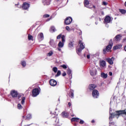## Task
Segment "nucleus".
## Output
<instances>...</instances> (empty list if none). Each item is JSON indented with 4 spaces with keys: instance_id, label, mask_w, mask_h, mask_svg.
Listing matches in <instances>:
<instances>
[{
    "instance_id": "obj_1",
    "label": "nucleus",
    "mask_w": 126,
    "mask_h": 126,
    "mask_svg": "<svg viewBox=\"0 0 126 126\" xmlns=\"http://www.w3.org/2000/svg\"><path fill=\"white\" fill-rule=\"evenodd\" d=\"M112 112V109L110 108L109 110V120L110 121H112V119H114L115 117H117V119L119 118V116H121V115H124L126 116V109L124 110H120L118 111L115 112L114 113H111Z\"/></svg>"
},
{
    "instance_id": "obj_2",
    "label": "nucleus",
    "mask_w": 126,
    "mask_h": 126,
    "mask_svg": "<svg viewBox=\"0 0 126 126\" xmlns=\"http://www.w3.org/2000/svg\"><path fill=\"white\" fill-rule=\"evenodd\" d=\"M90 70V74L92 75V76H94V75H96L97 74V70L95 67H91Z\"/></svg>"
},
{
    "instance_id": "obj_3",
    "label": "nucleus",
    "mask_w": 126,
    "mask_h": 126,
    "mask_svg": "<svg viewBox=\"0 0 126 126\" xmlns=\"http://www.w3.org/2000/svg\"><path fill=\"white\" fill-rule=\"evenodd\" d=\"M32 97H36V96H38L40 94V91H39V89L35 88L32 90Z\"/></svg>"
},
{
    "instance_id": "obj_4",
    "label": "nucleus",
    "mask_w": 126,
    "mask_h": 126,
    "mask_svg": "<svg viewBox=\"0 0 126 126\" xmlns=\"http://www.w3.org/2000/svg\"><path fill=\"white\" fill-rule=\"evenodd\" d=\"M79 44H80V48L78 49L77 52L81 53L82 50H83V49L85 48V46H84V45H83V43H82V41L81 40L79 41Z\"/></svg>"
},
{
    "instance_id": "obj_5",
    "label": "nucleus",
    "mask_w": 126,
    "mask_h": 126,
    "mask_svg": "<svg viewBox=\"0 0 126 126\" xmlns=\"http://www.w3.org/2000/svg\"><path fill=\"white\" fill-rule=\"evenodd\" d=\"M71 22H72V18L70 17H67L64 21V23L66 25H69Z\"/></svg>"
},
{
    "instance_id": "obj_6",
    "label": "nucleus",
    "mask_w": 126,
    "mask_h": 126,
    "mask_svg": "<svg viewBox=\"0 0 126 126\" xmlns=\"http://www.w3.org/2000/svg\"><path fill=\"white\" fill-rule=\"evenodd\" d=\"M84 5L88 8H92L93 6V5L89 3V1H88V0H85Z\"/></svg>"
},
{
    "instance_id": "obj_7",
    "label": "nucleus",
    "mask_w": 126,
    "mask_h": 126,
    "mask_svg": "<svg viewBox=\"0 0 126 126\" xmlns=\"http://www.w3.org/2000/svg\"><path fill=\"white\" fill-rule=\"evenodd\" d=\"M10 94L13 98H16L18 96V93H17V91L13 90L11 91Z\"/></svg>"
},
{
    "instance_id": "obj_8",
    "label": "nucleus",
    "mask_w": 126,
    "mask_h": 126,
    "mask_svg": "<svg viewBox=\"0 0 126 126\" xmlns=\"http://www.w3.org/2000/svg\"><path fill=\"white\" fill-rule=\"evenodd\" d=\"M93 96L94 98H98L99 97V92L96 90H94L93 91Z\"/></svg>"
},
{
    "instance_id": "obj_9",
    "label": "nucleus",
    "mask_w": 126,
    "mask_h": 126,
    "mask_svg": "<svg viewBox=\"0 0 126 126\" xmlns=\"http://www.w3.org/2000/svg\"><path fill=\"white\" fill-rule=\"evenodd\" d=\"M112 47H113V43L112 42V40H111L109 42V44L106 47L107 52H110L112 49Z\"/></svg>"
},
{
    "instance_id": "obj_10",
    "label": "nucleus",
    "mask_w": 126,
    "mask_h": 126,
    "mask_svg": "<svg viewBox=\"0 0 126 126\" xmlns=\"http://www.w3.org/2000/svg\"><path fill=\"white\" fill-rule=\"evenodd\" d=\"M106 61L109 63V64H113L114 61H115V58L112 57L111 58H106Z\"/></svg>"
},
{
    "instance_id": "obj_11",
    "label": "nucleus",
    "mask_w": 126,
    "mask_h": 126,
    "mask_svg": "<svg viewBox=\"0 0 126 126\" xmlns=\"http://www.w3.org/2000/svg\"><path fill=\"white\" fill-rule=\"evenodd\" d=\"M30 5L28 3L25 2L23 4V9L27 10L29 8Z\"/></svg>"
},
{
    "instance_id": "obj_12",
    "label": "nucleus",
    "mask_w": 126,
    "mask_h": 126,
    "mask_svg": "<svg viewBox=\"0 0 126 126\" xmlns=\"http://www.w3.org/2000/svg\"><path fill=\"white\" fill-rule=\"evenodd\" d=\"M111 22V17L109 16H106L104 19V23H110Z\"/></svg>"
},
{
    "instance_id": "obj_13",
    "label": "nucleus",
    "mask_w": 126,
    "mask_h": 126,
    "mask_svg": "<svg viewBox=\"0 0 126 126\" xmlns=\"http://www.w3.org/2000/svg\"><path fill=\"white\" fill-rule=\"evenodd\" d=\"M50 84L51 86H56L57 85V81L54 79H51L50 81Z\"/></svg>"
},
{
    "instance_id": "obj_14",
    "label": "nucleus",
    "mask_w": 126,
    "mask_h": 126,
    "mask_svg": "<svg viewBox=\"0 0 126 126\" xmlns=\"http://www.w3.org/2000/svg\"><path fill=\"white\" fill-rule=\"evenodd\" d=\"M122 39V35L121 34H118L115 36L114 38V41H116L118 42V41H120Z\"/></svg>"
},
{
    "instance_id": "obj_15",
    "label": "nucleus",
    "mask_w": 126,
    "mask_h": 126,
    "mask_svg": "<svg viewBox=\"0 0 126 126\" xmlns=\"http://www.w3.org/2000/svg\"><path fill=\"white\" fill-rule=\"evenodd\" d=\"M100 65L101 67H105L106 65V62L104 60H102L100 61Z\"/></svg>"
},
{
    "instance_id": "obj_16",
    "label": "nucleus",
    "mask_w": 126,
    "mask_h": 126,
    "mask_svg": "<svg viewBox=\"0 0 126 126\" xmlns=\"http://www.w3.org/2000/svg\"><path fill=\"white\" fill-rule=\"evenodd\" d=\"M38 38L41 40H44V34H43V33L42 32L39 33L38 34Z\"/></svg>"
},
{
    "instance_id": "obj_17",
    "label": "nucleus",
    "mask_w": 126,
    "mask_h": 126,
    "mask_svg": "<svg viewBox=\"0 0 126 126\" xmlns=\"http://www.w3.org/2000/svg\"><path fill=\"white\" fill-rule=\"evenodd\" d=\"M96 88V85L94 84H92L89 86V89L90 90H94Z\"/></svg>"
},
{
    "instance_id": "obj_18",
    "label": "nucleus",
    "mask_w": 126,
    "mask_h": 126,
    "mask_svg": "<svg viewBox=\"0 0 126 126\" xmlns=\"http://www.w3.org/2000/svg\"><path fill=\"white\" fill-rule=\"evenodd\" d=\"M62 115L63 118H67L68 117V114H67L65 112H62Z\"/></svg>"
},
{
    "instance_id": "obj_19",
    "label": "nucleus",
    "mask_w": 126,
    "mask_h": 126,
    "mask_svg": "<svg viewBox=\"0 0 126 126\" xmlns=\"http://www.w3.org/2000/svg\"><path fill=\"white\" fill-rule=\"evenodd\" d=\"M71 122H79V118H72L71 119Z\"/></svg>"
},
{
    "instance_id": "obj_20",
    "label": "nucleus",
    "mask_w": 126,
    "mask_h": 126,
    "mask_svg": "<svg viewBox=\"0 0 126 126\" xmlns=\"http://www.w3.org/2000/svg\"><path fill=\"white\" fill-rule=\"evenodd\" d=\"M101 76L103 78H107V77H108V74H105V73H101Z\"/></svg>"
},
{
    "instance_id": "obj_21",
    "label": "nucleus",
    "mask_w": 126,
    "mask_h": 126,
    "mask_svg": "<svg viewBox=\"0 0 126 126\" xmlns=\"http://www.w3.org/2000/svg\"><path fill=\"white\" fill-rule=\"evenodd\" d=\"M64 43L63 42H62L61 41H60L58 44V47L59 48H63V47Z\"/></svg>"
},
{
    "instance_id": "obj_22",
    "label": "nucleus",
    "mask_w": 126,
    "mask_h": 126,
    "mask_svg": "<svg viewBox=\"0 0 126 126\" xmlns=\"http://www.w3.org/2000/svg\"><path fill=\"white\" fill-rule=\"evenodd\" d=\"M50 44L51 45V46H52V47H55V41H54V40L51 39L50 41Z\"/></svg>"
},
{
    "instance_id": "obj_23",
    "label": "nucleus",
    "mask_w": 126,
    "mask_h": 126,
    "mask_svg": "<svg viewBox=\"0 0 126 126\" xmlns=\"http://www.w3.org/2000/svg\"><path fill=\"white\" fill-rule=\"evenodd\" d=\"M51 2V0H45L44 1V3L45 4H46V5H49Z\"/></svg>"
},
{
    "instance_id": "obj_24",
    "label": "nucleus",
    "mask_w": 126,
    "mask_h": 126,
    "mask_svg": "<svg viewBox=\"0 0 126 126\" xmlns=\"http://www.w3.org/2000/svg\"><path fill=\"white\" fill-rule=\"evenodd\" d=\"M61 38L62 40V43L65 42V36H64V35H63L61 37Z\"/></svg>"
},
{
    "instance_id": "obj_25",
    "label": "nucleus",
    "mask_w": 126,
    "mask_h": 126,
    "mask_svg": "<svg viewBox=\"0 0 126 126\" xmlns=\"http://www.w3.org/2000/svg\"><path fill=\"white\" fill-rule=\"evenodd\" d=\"M122 48V45H119V46H114L113 47V50H118V49H120Z\"/></svg>"
},
{
    "instance_id": "obj_26",
    "label": "nucleus",
    "mask_w": 126,
    "mask_h": 126,
    "mask_svg": "<svg viewBox=\"0 0 126 126\" xmlns=\"http://www.w3.org/2000/svg\"><path fill=\"white\" fill-rule=\"evenodd\" d=\"M32 116L31 114H28L26 117V120H30V119H32Z\"/></svg>"
},
{
    "instance_id": "obj_27",
    "label": "nucleus",
    "mask_w": 126,
    "mask_h": 126,
    "mask_svg": "<svg viewBox=\"0 0 126 126\" xmlns=\"http://www.w3.org/2000/svg\"><path fill=\"white\" fill-rule=\"evenodd\" d=\"M73 42H70L68 44L69 48H72L73 47Z\"/></svg>"
},
{
    "instance_id": "obj_28",
    "label": "nucleus",
    "mask_w": 126,
    "mask_h": 126,
    "mask_svg": "<svg viewBox=\"0 0 126 126\" xmlns=\"http://www.w3.org/2000/svg\"><path fill=\"white\" fill-rule=\"evenodd\" d=\"M61 72L60 70H58L57 72V74L55 75L56 77H58V76H60V75H61Z\"/></svg>"
},
{
    "instance_id": "obj_29",
    "label": "nucleus",
    "mask_w": 126,
    "mask_h": 126,
    "mask_svg": "<svg viewBox=\"0 0 126 126\" xmlns=\"http://www.w3.org/2000/svg\"><path fill=\"white\" fill-rule=\"evenodd\" d=\"M120 12H121V13H122V14H126V10L120 9Z\"/></svg>"
},
{
    "instance_id": "obj_30",
    "label": "nucleus",
    "mask_w": 126,
    "mask_h": 126,
    "mask_svg": "<svg viewBox=\"0 0 126 126\" xmlns=\"http://www.w3.org/2000/svg\"><path fill=\"white\" fill-rule=\"evenodd\" d=\"M28 39L30 41L31 40H33V36H32L30 34H29Z\"/></svg>"
},
{
    "instance_id": "obj_31",
    "label": "nucleus",
    "mask_w": 126,
    "mask_h": 126,
    "mask_svg": "<svg viewBox=\"0 0 126 126\" xmlns=\"http://www.w3.org/2000/svg\"><path fill=\"white\" fill-rule=\"evenodd\" d=\"M53 54H54V52H53V51H50L48 54H47V56L48 57H51V56H52L53 55Z\"/></svg>"
},
{
    "instance_id": "obj_32",
    "label": "nucleus",
    "mask_w": 126,
    "mask_h": 126,
    "mask_svg": "<svg viewBox=\"0 0 126 126\" xmlns=\"http://www.w3.org/2000/svg\"><path fill=\"white\" fill-rule=\"evenodd\" d=\"M25 103V98L24 97L22 98V99L21 101V104L22 105H24Z\"/></svg>"
},
{
    "instance_id": "obj_33",
    "label": "nucleus",
    "mask_w": 126,
    "mask_h": 126,
    "mask_svg": "<svg viewBox=\"0 0 126 126\" xmlns=\"http://www.w3.org/2000/svg\"><path fill=\"white\" fill-rule=\"evenodd\" d=\"M53 71H54V72H57V71H58V68L57 67H54L53 68Z\"/></svg>"
},
{
    "instance_id": "obj_34",
    "label": "nucleus",
    "mask_w": 126,
    "mask_h": 126,
    "mask_svg": "<svg viewBox=\"0 0 126 126\" xmlns=\"http://www.w3.org/2000/svg\"><path fill=\"white\" fill-rule=\"evenodd\" d=\"M18 109H19V110H21V109H22V106L21 105V104H20V103H19L18 104Z\"/></svg>"
},
{
    "instance_id": "obj_35",
    "label": "nucleus",
    "mask_w": 126,
    "mask_h": 126,
    "mask_svg": "<svg viewBox=\"0 0 126 126\" xmlns=\"http://www.w3.org/2000/svg\"><path fill=\"white\" fill-rule=\"evenodd\" d=\"M67 74H68L69 75L71 74V70L70 69H68L67 71Z\"/></svg>"
},
{
    "instance_id": "obj_36",
    "label": "nucleus",
    "mask_w": 126,
    "mask_h": 126,
    "mask_svg": "<svg viewBox=\"0 0 126 126\" xmlns=\"http://www.w3.org/2000/svg\"><path fill=\"white\" fill-rule=\"evenodd\" d=\"M22 65L23 66H26V62H25V61H24V62H22Z\"/></svg>"
},
{
    "instance_id": "obj_37",
    "label": "nucleus",
    "mask_w": 126,
    "mask_h": 126,
    "mask_svg": "<svg viewBox=\"0 0 126 126\" xmlns=\"http://www.w3.org/2000/svg\"><path fill=\"white\" fill-rule=\"evenodd\" d=\"M61 66L64 69L67 68V66L65 64L62 65Z\"/></svg>"
},
{
    "instance_id": "obj_38",
    "label": "nucleus",
    "mask_w": 126,
    "mask_h": 126,
    "mask_svg": "<svg viewBox=\"0 0 126 126\" xmlns=\"http://www.w3.org/2000/svg\"><path fill=\"white\" fill-rule=\"evenodd\" d=\"M62 36L63 35H62V34H59V35L57 36V39H61V38H62Z\"/></svg>"
},
{
    "instance_id": "obj_39",
    "label": "nucleus",
    "mask_w": 126,
    "mask_h": 126,
    "mask_svg": "<svg viewBox=\"0 0 126 126\" xmlns=\"http://www.w3.org/2000/svg\"><path fill=\"white\" fill-rule=\"evenodd\" d=\"M115 126V123L110 122L109 123V126Z\"/></svg>"
},
{
    "instance_id": "obj_40",
    "label": "nucleus",
    "mask_w": 126,
    "mask_h": 126,
    "mask_svg": "<svg viewBox=\"0 0 126 126\" xmlns=\"http://www.w3.org/2000/svg\"><path fill=\"white\" fill-rule=\"evenodd\" d=\"M43 17H44V18H47L48 17H50V15L45 14V15H43Z\"/></svg>"
},
{
    "instance_id": "obj_41",
    "label": "nucleus",
    "mask_w": 126,
    "mask_h": 126,
    "mask_svg": "<svg viewBox=\"0 0 126 126\" xmlns=\"http://www.w3.org/2000/svg\"><path fill=\"white\" fill-rule=\"evenodd\" d=\"M51 29L53 31V32H55V31H56V28H55V27H51Z\"/></svg>"
},
{
    "instance_id": "obj_42",
    "label": "nucleus",
    "mask_w": 126,
    "mask_h": 126,
    "mask_svg": "<svg viewBox=\"0 0 126 126\" xmlns=\"http://www.w3.org/2000/svg\"><path fill=\"white\" fill-rule=\"evenodd\" d=\"M66 30H67V31H70V28H69V27L66 26Z\"/></svg>"
},
{
    "instance_id": "obj_43",
    "label": "nucleus",
    "mask_w": 126,
    "mask_h": 126,
    "mask_svg": "<svg viewBox=\"0 0 126 126\" xmlns=\"http://www.w3.org/2000/svg\"><path fill=\"white\" fill-rule=\"evenodd\" d=\"M73 96H74L73 93H71L69 95V97H71V98H73Z\"/></svg>"
},
{
    "instance_id": "obj_44",
    "label": "nucleus",
    "mask_w": 126,
    "mask_h": 126,
    "mask_svg": "<svg viewBox=\"0 0 126 126\" xmlns=\"http://www.w3.org/2000/svg\"><path fill=\"white\" fill-rule=\"evenodd\" d=\"M80 124L81 125H83V124H84V121H83V120H80Z\"/></svg>"
},
{
    "instance_id": "obj_45",
    "label": "nucleus",
    "mask_w": 126,
    "mask_h": 126,
    "mask_svg": "<svg viewBox=\"0 0 126 126\" xmlns=\"http://www.w3.org/2000/svg\"><path fill=\"white\" fill-rule=\"evenodd\" d=\"M63 76H65L66 75V73L65 72H63L62 74Z\"/></svg>"
},
{
    "instance_id": "obj_46",
    "label": "nucleus",
    "mask_w": 126,
    "mask_h": 126,
    "mask_svg": "<svg viewBox=\"0 0 126 126\" xmlns=\"http://www.w3.org/2000/svg\"><path fill=\"white\" fill-rule=\"evenodd\" d=\"M103 54H106V52H107V48H106V49H103Z\"/></svg>"
},
{
    "instance_id": "obj_47",
    "label": "nucleus",
    "mask_w": 126,
    "mask_h": 126,
    "mask_svg": "<svg viewBox=\"0 0 126 126\" xmlns=\"http://www.w3.org/2000/svg\"><path fill=\"white\" fill-rule=\"evenodd\" d=\"M107 4H108V3H107L106 2H103V5H107Z\"/></svg>"
},
{
    "instance_id": "obj_48",
    "label": "nucleus",
    "mask_w": 126,
    "mask_h": 126,
    "mask_svg": "<svg viewBox=\"0 0 126 126\" xmlns=\"http://www.w3.org/2000/svg\"><path fill=\"white\" fill-rule=\"evenodd\" d=\"M87 59H90V55H88L87 56Z\"/></svg>"
},
{
    "instance_id": "obj_49",
    "label": "nucleus",
    "mask_w": 126,
    "mask_h": 126,
    "mask_svg": "<svg viewBox=\"0 0 126 126\" xmlns=\"http://www.w3.org/2000/svg\"><path fill=\"white\" fill-rule=\"evenodd\" d=\"M109 75H110V76H112L113 75V73H112V72H110Z\"/></svg>"
},
{
    "instance_id": "obj_50",
    "label": "nucleus",
    "mask_w": 126,
    "mask_h": 126,
    "mask_svg": "<svg viewBox=\"0 0 126 126\" xmlns=\"http://www.w3.org/2000/svg\"><path fill=\"white\" fill-rule=\"evenodd\" d=\"M68 105L70 107V106H71V103H70V102H68Z\"/></svg>"
},
{
    "instance_id": "obj_51",
    "label": "nucleus",
    "mask_w": 126,
    "mask_h": 126,
    "mask_svg": "<svg viewBox=\"0 0 126 126\" xmlns=\"http://www.w3.org/2000/svg\"><path fill=\"white\" fill-rule=\"evenodd\" d=\"M58 51H62V49H61V48H60V47L58 48Z\"/></svg>"
},
{
    "instance_id": "obj_52",
    "label": "nucleus",
    "mask_w": 126,
    "mask_h": 126,
    "mask_svg": "<svg viewBox=\"0 0 126 126\" xmlns=\"http://www.w3.org/2000/svg\"><path fill=\"white\" fill-rule=\"evenodd\" d=\"M94 7V8H95L96 7L93 5V7Z\"/></svg>"
},
{
    "instance_id": "obj_53",
    "label": "nucleus",
    "mask_w": 126,
    "mask_h": 126,
    "mask_svg": "<svg viewBox=\"0 0 126 126\" xmlns=\"http://www.w3.org/2000/svg\"><path fill=\"white\" fill-rule=\"evenodd\" d=\"M95 24L97 25V24H98V22H96Z\"/></svg>"
},
{
    "instance_id": "obj_54",
    "label": "nucleus",
    "mask_w": 126,
    "mask_h": 126,
    "mask_svg": "<svg viewBox=\"0 0 126 126\" xmlns=\"http://www.w3.org/2000/svg\"><path fill=\"white\" fill-rule=\"evenodd\" d=\"M92 123H94V120L92 121Z\"/></svg>"
},
{
    "instance_id": "obj_55",
    "label": "nucleus",
    "mask_w": 126,
    "mask_h": 126,
    "mask_svg": "<svg viewBox=\"0 0 126 126\" xmlns=\"http://www.w3.org/2000/svg\"><path fill=\"white\" fill-rule=\"evenodd\" d=\"M49 20H50V19H48L47 21H49Z\"/></svg>"
},
{
    "instance_id": "obj_56",
    "label": "nucleus",
    "mask_w": 126,
    "mask_h": 126,
    "mask_svg": "<svg viewBox=\"0 0 126 126\" xmlns=\"http://www.w3.org/2000/svg\"><path fill=\"white\" fill-rule=\"evenodd\" d=\"M125 6H126V1L125 2Z\"/></svg>"
},
{
    "instance_id": "obj_57",
    "label": "nucleus",
    "mask_w": 126,
    "mask_h": 126,
    "mask_svg": "<svg viewBox=\"0 0 126 126\" xmlns=\"http://www.w3.org/2000/svg\"><path fill=\"white\" fill-rule=\"evenodd\" d=\"M99 21H101V18H99Z\"/></svg>"
},
{
    "instance_id": "obj_58",
    "label": "nucleus",
    "mask_w": 126,
    "mask_h": 126,
    "mask_svg": "<svg viewBox=\"0 0 126 126\" xmlns=\"http://www.w3.org/2000/svg\"><path fill=\"white\" fill-rule=\"evenodd\" d=\"M23 118H25V116H23Z\"/></svg>"
}]
</instances>
